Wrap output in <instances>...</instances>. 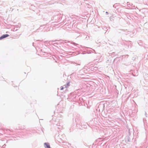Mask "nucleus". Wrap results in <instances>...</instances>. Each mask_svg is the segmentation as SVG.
Instances as JSON below:
<instances>
[{"mask_svg":"<svg viewBox=\"0 0 148 148\" xmlns=\"http://www.w3.org/2000/svg\"><path fill=\"white\" fill-rule=\"evenodd\" d=\"M44 147L45 148H50L49 144L48 143H44Z\"/></svg>","mask_w":148,"mask_h":148,"instance_id":"obj_1","label":"nucleus"},{"mask_svg":"<svg viewBox=\"0 0 148 148\" xmlns=\"http://www.w3.org/2000/svg\"><path fill=\"white\" fill-rule=\"evenodd\" d=\"M9 36V35L7 34L3 35L0 37V40H1L4 38Z\"/></svg>","mask_w":148,"mask_h":148,"instance_id":"obj_2","label":"nucleus"},{"mask_svg":"<svg viewBox=\"0 0 148 148\" xmlns=\"http://www.w3.org/2000/svg\"><path fill=\"white\" fill-rule=\"evenodd\" d=\"M64 89V88L62 86H61V87H60V90H63Z\"/></svg>","mask_w":148,"mask_h":148,"instance_id":"obj_3","label":"nucleus"},{"mask_svg":"<svg viewBox=\"0 0 148 148\" xmlns=\"http://www.w3.org/2000/svg\"><path fill=\"white\" fill-rule=\"evenodd\" d=\"M67 85L68 86H69V83H68V84H67Z\"/></svg>","mask_w":148,"mask_h":148,"instance_id":"obj_4","label":"nucleus"}]
</instances>
